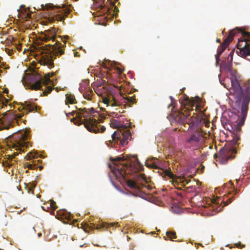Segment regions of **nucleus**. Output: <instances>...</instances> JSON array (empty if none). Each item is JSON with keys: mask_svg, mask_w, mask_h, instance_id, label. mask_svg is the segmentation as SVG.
<instances>
[{"mask_svg": "<svg viewBox=\"0 0 250 250\" xmlns=\"http://www.w3.org/2000/svg\"><path fill=\"white\" fill-rule=\"evenodd\" d=\"M159 161L158 159L153 158L151 160H147L146 162V166L147 167L154 169H159Z\"/></svg>", "mask_w": 250, "mask_h": 250, "instance_id": "obj_17", "label": "nucleus"}, {"mask_svg": "<svg viewBox=\"0 0 250 250\" xmlns=\"http://www.w3.org/2000/svg\"><path fill=\"white\" fill-rule=\"evenodd\" d=\"M102 102L104 104H106L107 106H119L121 104V102L118 99L111 94H108L106 96L103 97Z\"/></svg>", "mask_w": 250, "mask_h": 250, "instance_id": "obj_15", "label": "nucleus"}, {"mask_svg": "<svg viewBox=\"0 0 250 250\" xmlns=\"http://www.w3.org/2000/svg\"><path fill=\"white\" fill-rule=\"evenodd\" d=\"M35 155L33 154L32 152H30L27 154L25 158L26 160H30L32 159L35 158Z\"/></svg>", "mask_w": 250, "mask_h": 250, "instance_id": "obj_26", "label": "nucleus"}, {"mask_svg": "<svg viewBox=\"0 0 250 250\" xmlns=\"http://www.w3.org/2000/svg\"><path fill=\"white\" fill-rule=\"evenodd\" d=\"M170 99L171 100V101L172 102L173 101V98H172V97L171 96H170Z\"/></svg>", "mask_w": 250, "mask_h": 250, "instance_id": "obj_48", "label": "nucleus"}, {"mask_svg": "<svg viewBox=\"0 0 250 250\" xmlns=\"http://www.w3.org/2000/svg\"><path fill=\"white\" fill-rule=\"evenodd\" d=\"M115 225V224H111V226H113Z\"/></svg>", "mask_w": 250, "mask_h": 250, "instance_id": "obj_49", "label": "nucleus"}, {"mask_svg": "<svg viewBox=\"0 0 250 250\" xmlns=\"http://www.w3.org/2000/svg\"><path fill=\"white\" fill-rule=\"evenodd\" d=\"M150 233L151 234H155V231H152V232H151Z\"/></svg>", "mask_w": 250, "mask_h": 250, "instance_id": "obj_47", "label": "nucleus"}, {"mask_svg": "<svg viewBox=\"0 0 250 250\" xmlns=\"http://www.w3.org/2000/svg\"><path fill=\"white\" fill-rule=\"evenodd\" d=\"M231 88L230 92L234 96L236 102L235 104H240L241 101V118L238 122L231 126L234 132L238 133L241 130V127L244 125L246 120L250 102V86H246L243 89L240 86L236 78H230Z\"/></svg>", "mask_w": 250, "mask_h": 250, "instance_id": "obj_1", "label": "nucleus"}, {"mask_svg": "<svg viewBox=\"0 0 250 250\" xmlns=\"http://www.w3.org/2000/svg\"><path fill=\"white\" fill-rule=\"evenodd\" d=\"M131 133L129 130L126 129L125 130H117L112 135L111 137L112 140L118 142L120 141V143L124 146L127 145V140L131 139Z\"/></svg>", "mask_w": 250, "mask_h": 250, "instance_id": "obj_10", "label": "nucleus"}, {"mask_svg": "<svg viewBox=\"0 0 250 250\" xmlns=\"http://www.w3.org/2000/svg\"><path fill=\"white\" fill-rule=\"evenodd\" d=\"M56 14L53 17L49 18L50 22H53L56 20L57 21H62L64 20V16H66L69 13V11L62 8H56L53 9Z\"/></svg>", "mask_w": 250, "mask_h": 250, "instance_id": "obj_16", "label": "nucleus"}, {"mask_svg": "<svg viewBox=\"0 0 250 250\" xmlns=\"http://www.w3.org/2000/svg\"><path fill=\"white\" fill-rule=\"evenodd\" d=\"M231 53H232V52H231L230 53V54H229V55L230 56V61H232V56L231 55Z\"/></svg>", "mask_w": 250, "mask_h": 250, "instance_id": "obj_41", "label": "nucleus"}, {"mask_svg": "<svg viewBox=\"0 0 250 250\" xmlns=\"http://www.w3.org/2000/svg\"><path fill=\"white\" fill-rule=\"evenodd\" d=\"M169 176L170 177V178H172V179H173V174H172V173H170V175H169Z\"/></svg>", "mask_w": 250, "mask_h": 250, "instance_id": "obj_42", "label": "nucleus"}, {"mask_svg": "<svg viewBox=\"0 0 250 250\" xmlns=\"http://www.w3.org/2000/svg\"><path fill=\"white\" fill-rule=\"evenodd\" d=\"M220 55H219L218 54L215 55V59H216V63H218L220 61Z\"/></svg>", "mask_w": 250, "mask_h": 250, "instance_id": "obj_35", "label": "nucleus"}, {"mask_svg": "<svg viewBox=\"0 0 250 250\" xmlns=\"http://www.w3.org/2000/svg\"><path fill=\"white\" fill-rule=\"evenodd\" d=\"M235 30H236V34L240 33L241 34L242 36L243 37H247L248 38H249V40L250 41V32H246V31H244V30H243L242 29L238 28V27L235 28Z\"/></svg>", "mask_w": 250, "mask_h": 250, "instance_id": "obj_21", "label": "nucleus"}, {"mask_svg": "<svg viewBox=\"0 0 250 250\" xmlns=\"http://www.w3.org/2000/svg\"><path fill=\"white\" fill-rule=\"evenodd\" d=\"M248 42H250V41L247 37H243L238 40L237 46L238 49L240 50V55L243 57L250 55V48Z\"/></svg>", "mask_w": 250, "mask_h": 250, "instance_id": "obj_12", "label": "nucleus"}, {"mask_svg": "<svg viewBox=\"0 0 250 250\" xmlns=\"http://www.w3.org/2000/svg\"><path fill=\"white\" fill-rule=\"evenodd\" d=\"M120 96H123V98L126 100L128 103L132 104L136 103V99L133 97H128L127 96L124 97V96L122 94H120Z\"/></svg>", "mask_w": 250, "mask_h": 250, "instance_id": "obj_24", "label": "nucleus"}, {"mask_svg": "<svg viewBox=\"0 0 250 250\" xmlns=\"http://www.w3.org/2000/svg\"><path fill=\"white\" fill-rule=\"evenodd\" d=\"M203 206L204 207H205V208H207V206H206V205H203Z\"/></svg>", "mask_w": 250, "mask_h": 250, "instance_id": "obj_51", "label": "nucleus"}, {"mask_svg": "<svg viewBox=\"0 0 250 250\" xmlns=\"http://www.w3.org/2000/svg\"><path fill=\"white\" fill-rule=\"evenodd\" d=\"M236 153L235 146H228L221 148L218 153L214 155V157L218 158L221 164H226L229 160L234 159Z\"/></svg>", "mask_w": 250, "mask_h": 250, "instance_id": "obj_8", "label": "nucleus"}, {"mask_svg": "<svg viewBox=\"0 0 250 250\" xmlns=\"http://www.w3.org/2000/svg\"><path fill=\"white\" fill-rule=\"evenodd\" d=\"M124 110H123L122 111H121V110H119V112H120V113H124Z\"/></svg>", "mask_w": 250, "mask_h": 250, "instance_id": "obj_45", "label": "nucleus"}, {"mask_svg": "<svg viewBox=\"0 0 250 250\" xmlns=\"http://www.w3.org/2000/svg\"><path fill=\"white\" fill-rule=\"evenodd\" d=\"M42 8L43 10H48L49 9H51L53 7V5L51 4H46L45 5H43V4L41 5Z\"/></svg>", "mask_w": 250, "mask_h": 250, "instance_id": "obj_28", "label": "nucleus"}, {"mask_svg": "<svg viewBox=\"0 0 250 250\" xmlns=\"http://www.w3.org/2000/svg\"><path fill=\"white\" fill-rule=\"evenodd\" d=\"M216 203V201H212V200H211L210 199H208V200L207 201V204L208 205H209L211 203Z\"/></svg>", "mask_w": 250, "mask_h": 250, "instance_id": "obj_36", "label": "nucleus"}, {"mask_svg": "<svg viewBox=\"0 0 250 250\" xmlns=\"http://www.w3.org/2000/svg\"><path fill=\"white\" fill-rule=\"evenodd\" d=\"M208 134L202 131L196 130L193 132L189 138L186 140V143L193 147H199L205 142L208 138Z\"/></svg>", "mask_w": 250, "mask_h": 250, "instance_id": "obj_9", "label": "nucleus"}, {"mask_svg": "<svg viewBox=\"0 0 250 250\" xmlns=\"http://www.w3.org/2000/svg\"><path fill=\"white\" fill-rule=\"evenodd\" d=\"M230 186H231V187H231V188L232 189V190L231 191H229V195L232 194L233 195H232V196L227 198L226 201H224V205H225V206H227V205H229V204L231 203L232 201V200H233V196L238 193L237 189H235L233 185L231 184ZM224 200H225V198L224 199Z\"/></svg>", "mask_w": 250, "mask_h": 250, "instance_id": "obj_18", "label": "nucleus"}, {"mask_svg": "<svg viewBox=\"0 0 250 250\" xmlns=\"http://www.w3.org/2000/svg\"><path fill=\"white\" fill-rule=\"evenodd\" d=\"M141 178L145 181H146V179H145V174H141Z\"/></svg>", "mask_w": 250, "mask_h": 250, "instance_id": "obj_39", "label": "nucleus"}, {"mask_svg": "<svg viewBox=\"0 0 250 250\" xmlns=\"http://www.w3.org/2000/svg\"><path fill=\"white\" fill-rule=\"evenodd\" d=\"M185 181H186V183L188 184L189 181H188V180H185Z\"/></svg>", "mask_w": 250, "mask_h": 250, "instance_id": "obj_46", "label": "nucleus"}, {"mask_svg": "<svg viewBox=\"0 0 250 250\" xmlns=\"http://www.w3.org/2000/svg\"><path fill=\"white\" fill-rule=\"evenodd\" d=\"M83 94L84 98L89 101H91L92 97L95 96L92 89L89 87H87V89L83 92Z\"/></svg>", "mask_w": 250, "mask_h": 250, "instance_id": "obj_19", "label": "nucleus"}, {"mask_svg": "<svg viewBox=\"0 0 250 250\" xmlns=\"http://www.w3.org/2000/svg\"><path fill=\"white\" fill-rule=\"evenodd\" d=\"M225 69L227 70L228 72L230 71L231 69H232V64L231 63H228L225 64Z\"/></svg>", "mask_w": 250, "mask_h": 250, "instance_id": "obj_32", "label": "nucleus"}, {"mask_svg": "<svg viewBox=\"0 0 250 250\" xmlns=\"http://www.w3.org/2000/svg\"><path fill=\"white\" fill-rule=\"evenodd\" d=\"M1 59V57H0V59ZM3 66H4V64H3V63H1V62H0V68H2V67H3ZM1 72H2V70H0V73H1Z\"/></svg>", "mask_w": 250, "mask_h": 250, "instance_id": "obj_38", "label": "nucleus"}, {"mask_svg": "<svg viewBox=\"0 0 250 250\" xmlns=\"http://www.w3.org/2000/svg\"><path fill=\"white\" fill-rule=\"evenodd\" d=\"M121 126L120 122L117 120H113L111 121L110 126L113 128H119Z\"/></svg>", "mask_w": 250, "mask_h": 250, "instance_id": "obj_23", "label": "nucleus"}, {"mask_svg": "<svg viewBox=\"0 0 250 250\" xmlns=\"http://www.w3.org/2000/svg\"><path fill=\"white\" fill-rule=\"evenodd\" d=\"M63 42V44L60 43L59 41H57L54 44L48 45L49 48L47 49L46 52L42 54L40 60L39 62L41 65H45L49 68L54 67V60L64 53L66 41Z\"/></svg>", "mask_w": 250, "mask_h": 250, "instance_id": "obj_6", "label": "nucleus"}, {"mask_svg": "<svg viewBox=\"0 0 250 250\" xmlns=\"http://www.w3.org/2000/svg\"><path fill=\"white\" fill-rule=\"evenodd\" d=\"M180 103V109L174 115V119L179 124H187L188 125L189 129L198 123L197 116H190V112L193 110L192 107L194 106L195 103L193 101H191L188 97H186Z\"/></svg>", "mask_w": 250, "mask_h": 250, "instance_id": "obj_5", "label": "nucleus"}, {"mask_svg": "<svg viewBox=\"0 0 250 250\" xmlns=\"http://www.w3.org/2000/svg\"><path fill=\"white\" fill-rule=\"evenodd\" d=\"M113 165L109 164V167L115 177L120 182L126 183L128 188L137 192L140 191V187L133 180L127 177L128 174H132L137 169L129 160H127L125 156H118L114 159L111 158Z\"/></svg>", "mask_w": 250, "mask_h": 250, "instance_id": "obj_2", "label": "nucleus"}, {"mask_svg": "<svg viewBox=\"0 0 250 250\" xmlns=\"http://www.w3.org/2000/svg\"><path fill=\"white\" fill-rule=\"evenodd\" d=\"M21 104L22 109L24 111L22 113H17L16 112L10 111L5 112L2 117L0 118V130L9 129L16 124H19V121L23 116V113L27 114L29 112L37 110V106L31 102L25 101Z\"/></svg>", "mask_w": 250, "mask_h": 250, "instance_id": "obj_4", "label": "nucleus"}, {"mask_svg": "<svg viewBox=\"0 0 250 250\" xmlns=\"http://www.w3.org/2000/svg\"><path fill=\"white\" fill-rule=\"evenodd\" d=\"M30 137L27 131H18L7 137L6 141L9 148L24 152L25 148L31 146L28 141Z\"/></svg>", "mask_w": 250, "mask_h": 250, "instance_id": "obj_7", "label": "nucleus"}, {"mask_svg": "<svg viewBox=\"0 0 250 250\" xmlns=\"http://www.w3.org/2000/svg\"><path fill=\"white\" fill-rule=\"evenodd\" d=\"M53 90V87L51 86H45V89H42L43 90V94L47 96Z\"/></svg>", "mask_w": 250, "mask_h": 250, "instance_id": "obj_25", "label": "nucleus"}, {"mask_svg": "<svg viewBox=\"0 0 250 250\" xmlns=\"http://www.w3.org/2000/svg\"><path fill=\"white\" fill-rule=\"evenodd\" d=\"M240 139L239 137H237L236 138V140L235 141V143H236L238 141H239Z\"/></svg>", "mask_w": 250, "mask_h": 250, "instance_id": "obj_40", "label": "nucleus"}, {"mask_svg": "<svg viewBox=\"0 0 250 250\" xmlns=\"http://www.w3.org/2000/svg\"><path fill=\"white\" fill-rule=\"evenodd\" d=\"M41 235V233H40H40H39V234H38V235H39V236H40Z\"/></svg>", "mask_w": 250, "mask_h": 250, "instance_id": "obj_52", "label": "nucleus"}, {"mask_svg": "<svg viewBox=\"0 0 250 250\" xmlns=\"http://www.w3.org/2000/svg\"><path fill=\"white\" fill-rule=\"evenodd\" d=\"M118 0H107V1H109L110 5L112 6H114L115 4V2L117 1ZM105 0H100L101 3L104 4Z\"/></svg>", "mask_w": 250, "mask_h": 250, "instance_id": "obj_30", "label": "nucleus"}, {"mask_svg": "<svg viewBox=\"0 0 250 250\" xmlns=\"http://www.w3.org/2000/svg\"><path fill=\"white\" fill-rule=\"evenodd\" d=\"M66 99L65 101V104H74L76 103V100L75 99V97L74 95H72L71 94H66L65 95Z\"/></svg>", "mask_w": 250, "mask_h": 250, "instance_id": "obj_20", "label": "nucleus"}, {"mask_svg": "<svg viewBox=\"0 0 250 250\" xmlns=\"http://www.w3.org/2000/svg\"><path fill=\"white\" fill-rule=\"evenodd\" d=\"M56 29L52 28L50 29L45 30L40 37V40L44 42H47L50 41H55L56 38Z\"/></svg>", "mask_w": 250, "mask_h": 250, "instance_id": "obj_14", "label": "nucleus"}, {"mask_svg": "<svg viewBox=\"0 0 250 250\" xmlns=\"http://www.w3.org/2000/svg\"><path fill=\"white\" fill-rule=\"evenodd\" d=\"M216 42H217L220 43L221 41H220V39H217L216 40Z\"/></svg>", "mask_w": 250, "mask_h": 250, "instance_id": "obj_43", "label": "nucleus"}, {"mask_svg": "<svg viewBox=\"0 0 250 250\" xmlns=\"http://www.w3.org/2000/svg\"><path fill=\"white\" fill-rule=\"evenodd\" d=\"M113 116L116 118H119L120 115H118L117 113L113 112Z\"/></svg>", "mask_w": 250, "mask_h": 250, "instance_id": "obj_37", "label": "nucleus"}, {"mask_svg": "<svg viewBox=\"0 0 250 250\" xmlns=\"http://www.w3.org/2000/svg\"><path fill=\"white\" fill-rule=\"evenodd\" d=\"M99 228H107V224L106 223H102L98 225Z\"/></svg>", "mask_w": 250, "mask_h": 250, "instance_id": "obj_34", "label": "nucleus"}, {"mask_svg": "<svg viewBox=\"0 0 250 250\" xmlns=\"http://www.w3.org/2000/svg\"><path fill=\"white\" fill-rule=\"evenodd\" d=\"M50 73H47L42 78L41 75L37 74L35 76L36 82L30 85V89L34 90L41 89L42 87V84L46 85L51 82L50 80Z\"/></svg>", "mask_w": 250, "mask_h": 250, "instance_id": "obj_11", "label": "nucleus"}, {"mask_svg": "<svg viewBox=\"0 0 250 250\" xmlns=\"http://www.w3.org/2000/svg\"><path fill=\"white\" fill-rule=\"evenodd\" d=\"M27 167H28V168L29 169H35V167H36V166L35 165H33L32 164H28L27 166Z\"/></svg>", "mask_w": 250, "mask_h": 250, "instance_id": "obj_33", "label": "nucleus"}, {"mask_svg": "<svg viewBox=\"0 0 250 250\" xmlns=\"http://www.w3.org/2000/svg\"><path fill=\"white\" fill-rule=\"evenodd\" d=\"M229 72L231 76L230 78H236L237 72L235 70H234L233 69H231L229 71Z\"/></svg>", "mask_w": 250, "mask_h": 250, "instance_id": "obj_27", "label": "nucleus"}, {"mask_svg": "<svg viewBox=\"0 0 250 250\" xmlns=\"http://www.w3.org/2000/svg\"><path fill=\"white\" fill-rule=\"evenodd\" d=\"M50 201V205L51 208H53L54 210L58 208L57 206L56 205V202L53 200H51Z\"/></svg>", "mask_w": 250, "mask_h": 250, "instance_id": "obj_29", "label": "nucleus"}, {"mask_svg": "<svg viewBox=\"0 0 250 250\" xmlns=\"http://www.w3.org/2000/svg\"><path fill=\"white\" fill-rule=\"evenodd\" d=\"M164 238L165 240H167V239L166 238V237L165 236H164Z\"/></svg>", "mask_w": 250, "mask_h": 250, "instance_id": "obj_50", "label": "nucleus"}, {"mask_svg": "<svg viewBox=\"0 0 250 250\" xmlns=\"http://www.w3.org/2000/svg\"><path fill=\"white\" fill-rule=\"evenodd\" d=\"M95 113L94 109L91 108H80L79 111L72 112L66 113L67 117L73 116L76 114V118H73L71 121L74 122V124L80 125L83 124L84 127L89 132L97 133L98 132H103L105 130V127L101 125L97 122L95 117L98 118L99 115H93Z\"/></svg>", "mask_w": 250, "mask_h": 250, "instance_id": "obj_3", "label": "nucleus"}, {"mask_svg": "<svg viewBox=\"0 0 250 250\" xmlns=\"http://www.w3.org/2000/svg\"><path fill=\"white\" fill-rule=\"evenodd\" d=\"M166 235L171 241H173L174 239L177 238L176 232L174 231H167Z\"/></svg>", "mask_w": 250, "mask_h": 250, "instance_id": "obj_22", "label": "nucleus"}, {"mask_svg": "<svg viewBox=\"0 0 250 250\" xmlns=\"http://www.w3.org/2000/svg\"><path fill=\"white\" fill-rule=\"evenodd\" d=\"M84 84V83H81L79 87V90L83 93L87 89V87H85Z\"/></svg>", "mask_w": 250, "mask_h": 250, "instance_id": "obj_31", "label": "nucleus"}, {"mask_svg": "<svg viewBox=\"0 0 250 250\" xmlns=\"http://www.w3.org/2000/svg\"><path fill=\"white\" fill-rule=\"evenodd\" d=\"M236 34V30L235 29L229 32L228 36L224 40L223 43L221 44L219 47L217 49V54L221 55L225 50L227 46L233 40L234 36Z\"/></svg>", "mask_w": 250, "mask_h": 250, "instance_id": "obj_13", "label": "nucleus"}, {"mask_svg": "<svg viewBox=\"0 0 250 250\" xmlns=\"http://www.w3.org/2000/svg\"><path fill=\"white\" fill-rule=\"evenodd\" d=\"M118 71H119V72L120 73H122V69H120V68H118Z\"/></svg>", "mask_w": 250, "mask_h": 250, "instance_id": "obj_44", "label": "nucleus"}]
</instances>
